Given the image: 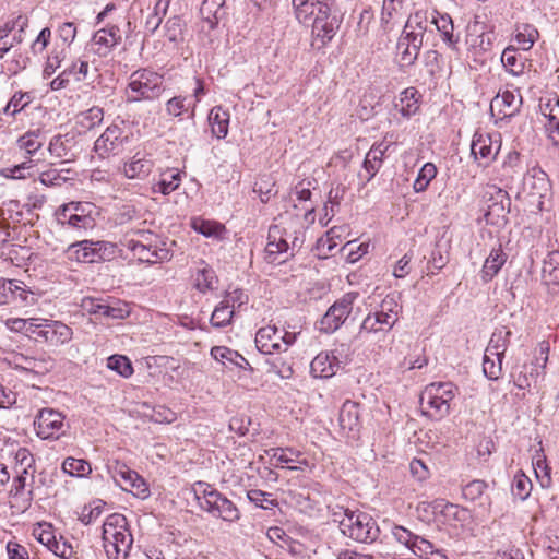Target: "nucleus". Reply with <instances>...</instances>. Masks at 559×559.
I'll return each instance as SVG.
<instances>
[{
  "label": "nucleus",
  "mask_w": 559,
  "mask_h": 559,
  "mask_svg": "<svg viewBox=\"0 0 559 559\" xmlns=\"http://www.w3.org/2000/svg\"><path fill=\"white\" fill-rule=\"evenodd\" d=\"M297 20L311 24L312 35L324 45L333 39L343 22L336 0H293Z\"/></svg>",
  "instance_id": "f257e3e1"
},
{
  "label": "nucleus",
  "mask_w": 559,
  "mask_h": 559,
  "mask_svg": "<svg viewBox=\"0 0 559 559\" xmlns=\"http://www.w3.org/2000/svg\"><path fill=\"white\" fill-rule=\"evenodd\" d=\"M103 544L108 559H127L133 545L127 518L120 513L108 515L103 524Z\"/></svg>",
  "instance_id": "f03ea898"
},
{
  "label": "nucleus",
  "mask_w": 559,
  "mask_h": 559,
  "mask_svg": "<svg viewBox=\"0 0 559 559\" xmlns=\"http://www.w3.org/2000/svg\"><path fill=\"white\" fill-rule=\"evenodd\" d=\"M301 224L296 216L292 219L290 227H281L273 225L269 229L267 243L265 247V260L269 263H282L285 259L280 260V255L292 250H299L304 242V233Z\"/></svg>",
  "instance_id": "7ed1b4c3"
},
{
  "label": "nucleus",
  "mask_w": 559,
  "mask_h": 559,
  "mask_svg": "<svg viewBox=\"0 0 559 559\" xmlns=\"http://www.w3.org/2000/svg\"><path fill=\"white\" fill-rule=\"evenodd\" d=\"M192 492L201 510L227 522H235L239 519L240 513L234 502L212 485L197 481L192 485Z\"/></svg>",
  "instance_id": "20e7f679"
},
{
  "label": "nucleus",
  "mask_w": 559,
  "mask_h": 559,
  "mask_svg": "<svg viewBox=\"0 0 559 559\" xmlns=\"http://www.w3.org/2000/svg\"><path fill=\"white\" fill-rule=\"evenodd\" d=\"M457 388L452 382H432L420 394L423 413L430 418L441 419L450 414V403Z\"/></svg>",
  "instance_id": "39448f33"
},
{
  "label": "nucleus",
  "mask_w": 559,
  "mask_h": 559,
  "mask_svg": "<svg viewBox=\"0 0 559 559\" xmlns=\"http://www.w3.org/2000/svg\"><path fill=\"white\" fill-rule=\"evenodd\" d=\"M164 91L163 75L150 69H139L131 73L126 95L128 102L154 100Z\"/></svg>",
  "instance_id": "423d86ee"
},
{
  "label": "nucleus",
  "mask_w": 559,
  "mask_h": 559,
  "mask_svg": "<svg viewBox=\"0 0 559 559\" xmlns=\"http://www.w3.org/2000/svg\"><path fill=\"white\" fill-rule=\"evenodd\" d=\"M340 522L341 532L359 543H372L380 534V528L373 518L361 511L345 510Z\"/></svg>",
  "instance_id": "0eeeda50"
},
{
  "label": "nucleus",
  "mask_w": 559,
  "mask_h": 559,
  "mask_svg": "<svg viewBox=\"0 0 559 559\" xmlns=\"http://www.w3.org/2000/svg\"><path fill=\"white\" fill-rule=\"evenodd\" d=\"M523 192L533 207L538 211L545 210L552 195L548 175L538 166L530 168L523 178Z\"/></svg>",
  "instance_id": "6e6552de"
},
{
  "label": "nucleus",
  "mask_w": 559,
  "mask_h": 559,
  "mask_svg": "<svg viewBox=\"0 0 559 559\" xmlns=\"http://www.w3.org/2000/svg\"><path fill=\"white\" fill-rule=\"evenodd\" d=\"M359 294L349 292L337 299L325 312L320 322V330L333 333L345 322L350 314Z\"/></svg>",
  "instance_id": "1a4fd4ad"
},
{
  "label": "nucleus",
  "mask_w": 559,
  "mask_h": 559,
  "mask_svg": "<svg viewBox=\"0 0 559 559\" xmlns=\"http://www.w3.org/2000/svg\"><path fill=\"white\" fill-rule=\"evenodd\" d=\"M128 142V130L118 124H111L95 141L94 151L102 158L118 155L124 150Z\"/></svg>",
  "instance_id": "9d476101"
},
{
  "label": "nucleus",
  "mask_w": 559,
  "mask_h": 559,
  "mask_svg": "<svg viewBox=\"0 0 559 559\" xmlns=\"http://www.w3.org/2000/svg\"><path fill=\"white\" fill-rule=\"evenodd\" d=\"M35 427L41 439H59L66 432L64 416L52 408H43L36 416Z\"/></svg>",
  "instance_id": "9b49d317"
},
{
  "label": "nucleus",
  "mask_w": 559,
  "mask_h": 559,
  "mask_svg": "<svg viewBox=\"0 0 559 559\" xmlns=\"http://www.w3.org/2000/svg\"><path fill=\"white\" fill-rule=\"evenodd\" d=\"M501 144L488 133L476 132L471 144V154L480 167H488L497 157Z\"/></svg>",
  "instance_id": "f8f14e48"
},
{
  "label": "nucleus",
  "mask_w": 559,
  "mask_h": 559,
  "mask_svg": "<svg viewBox=\"0 0 559 559\" xmlns=\"http://www.w3.org/2000/svg\"><path fill=\"white\" fill-rule=\"evenodd\" d=\"M522 106V95L516 91L506 90L498 93L497 96L491 100L490 111L499 120L512 118L519 114Z\"/></svg>",
  "instance_id": "ddd939ff"
},
{
  "label": "nucleus",
  "mask_w": 559,
  "mask_h": 559,
  "mask_svg": "<svg viewBox=\"0 0 559 559\" xmlns=\"http://www.w3.org/2000/svg\"><path fill=\"white\" fill-rule=\"evenodd\" d=\"M122 245L130 250L140 262L153 264L170 259V253L167 249H159L151 242L144 243L141 239H126Z\"/></svg>",
  "instance_id": "4468645a"
},
{
  "label": "nucleus",
  "mask_w": 559,
  "mask_h": 559,
  "mask_svg": "<svg viewBox=\"0 0 559 559\" xmlns=\"http://www.w3.org/2000/svg\"><path fill=\"white\" fill-rule=\"evenodd\" d=\"M114 478L124 490L132 492L134 496L145 499L150 495V489L145 480L134 471L126 465L115 468Z\"/></svg>",
  "instance_id": "2eb2a0df"
},
{
  "label": "nucleus",
  "mask_w": 559,
  "mask_h": 559,
  "mask_svg": "<svg viewBox=\"0 0 559 559\" xmlns=\"http://www.w3.org/2000/svg\"><path fill=\"white\" fill-rule=\"evenodd\" d=\"M48 152L61 164L73 162L76 158L74 135L71 133L53 135L49 141Z\"/></svg>",
  "instance_id": "dca6fc26"
},
{
  "label": "nucleus",
  "mask_w": 559,
  "mask_h": 559,
  "mask_svg": "<svg viewBox=\"0 0 559 559\" xmlns=\"http://www.w3.org/2000/svg\"><path fill=\"white\" fill-rule=\"evenodd\" d=\"M122 34L117 25H108L98 29L92 38V49L100 57L107 56L114 47L120 44Z\"/></svg>",
  "instance_id": "f3484780"
},
{
  "label": "nucleus",
  "mask_w": 559,
  "mask_h": 559,
  "mask_svg": "<svg viewBox=\"0 0 559 559\" xmlns=\"http://www.w3.org/2000/svg\"><path fill=\"white\" fill-rule=\"evenodd\" d=\"M338 424L347 437L356 439L361 427L359 404L349 400L344 402L340 411Z\"/></svg>",
  "instance_id": "a211bd4d"
},
{
  "label": "nucleus",
  "mask_w": 559,
  "mask_h": 559,
  "mask_svg": "<svg viewBox=\"0 0 559 559\" xmlns=\"http://www.w3.org/2000/svg\"><path fill=\"white\" fill-rule=\"evenodd\" d=\"M39 333H41V341L55 347L68 344L73 337V330L58 320L48 319L45 329L40 330Z\"/></svg>",
  "instance_id": "6ab92c4d"
},
{
  "label": "nucleus",
  "mask_w": 559,
  "mask_h": 559,
  "mask_svg": "<svg viewBox=\"0 0 559 559\" xmlns=\"http://www.w3.org/2000/svg\"><path fill=\"white\" fill-rule=\"evenodd\" d=\"M540 114L545 118L544 127L552 145L559 148V99L550 98L540 104Z\"/></svg>",
  "instance_id": "aec40b11"
},
{
  "label": "nucleus",
  "mask_w": 559,
  "mask_h": 559,
  "mask_svg": "<svg viewBox=\"0 0 559 559\" xmlns=\"http://www.w3.org/2000/svg\"><path fill=\"white\" fill-rule=\"evenodd\" d=\"M402 306L399 302V297L395 294L386 295L373 314L380 320V329L389 332L399 321V314Z\"/></svg>",
  "instance_id": "412c9836"
},
{
  "label": "nucleus",
  "mask_w": 559,
  "mask_h": 559,
  "mask_svg": "<svg viewBox=\"0 0 559 559\" xmlns=\"http://www.w3.org/2000/svg\"><path fill=\"white\" fill-rule=\"evenodd\" d=\"M431 24L440 33L442 41L452 51H457L460 41L459 35L454 34V24L451 16L447 13H440L437 10L431 12Z\"/></svg>",
  "instance_id": "4be33fe9"
},
{
  "label": "nucleus",
  "mask_w": 559,
  "mask_h": 559,
  "mask_svg": "<svg viewBox=\"0 0 559 559\" xmlns=\"http://www.w3.org/2000/svg\"><path fill=\"white\" fill-rule=\"evenodd\" d=\"M153 168V162L145 153L136 152L130 159L124 160L119 170L128 179H143L147 177Z\"/></svg>",
  "instance_id": "5701e85b"
},
{
  "label": "nucleus",
  "mask_w": 559,
  "mask_h": 559,
  "mask_svg": "<svg viewBox=\"0 0 559 559\" xmlns=\"http://www.w3.org/2000/svg\"><path fill=\"white\" fill-rule=\"evenodd\" d=\"M255 346L264 355L282 353L278 330L275 325L260 328L255 334Z\"/></svg>",
  "instance_id": "b1692460"
},
{
  "label": "nucleus",
  "mask_w": 559,
  "mask_h": 559,
  "mask_svg": "<svg viewBox=\"0 0 559 559\" xmlns=\"http://www.w3.org/2000/svg\"><path fill=\"white\" fill-rule=\"evenodd\" d=\"M340 368V361L333 353L321 352L310 364V372L314 378L328 379L333 377Z\"/></svg>",
  "instance_id": "393cba45"
},
{
  "label": "nucleus",
  "mask_w": 559,
  "mask_h": 559,
  "mask_svg": "<svg viewBox=\"0 0 559 559\" xmlns=\"http://www.w3.org/2000/svg\"><path fill=\"white\" fill-rule=\"evenodd\" d=\"M421 38L418 35H409L402 32L397 41V53L403 66H412L417 60L423 46Z\"/></svg>",
  "instance_id": "a878e982"
},
{
  "label": "nucleus",
  "mask_w": 559,
  "mask_h": 559,
  "mask_svg": "<svg viewBox=\"0 0 559 559\" xmlns=\"http://www.w3.org/2000/svg\"><path fill=\"white\" fill-rule=\"evenodd\" d=\"M508 260V254L502 249V246L499 245L493 247L486 258L483 267L480 270V278L484 283L490 282L495 276L498 275L502 266L506 264Z\"/></svg>",
  "instance_id": "bb28decb"
},
{
  "label": "nucleus",
  "mask_w": 559,
  "mask_h": 559,
  "mask_svg": "<svg viewBox=\"0 0 559 559\" xmlns=\"http://www.w3.org/2000/svg\"><path fill=\"white\" fill-rule=\"evenodd\" d=\"M211 356L228 368L237 367L243 370H252L248 360L238 352L226 347L215 346L211 349Z\"/></svg>",
  "instance_id": "cd10ccee"
},
{
  "label": "nucleus",
  "mask_w": 559,
  "mask_h": 559,
  "mask_svg": "<svg viewBox=\"0 0 559 559\" xmlns=\"http://www.w3.org/2000/svg\"><path fill=\"white\" fill-rule=\"evenodd\" d=\"M104 119V110L98 106H93L87 110L79 112L74 118V128L79 134L86 133L100 126Z\"/></svg>",
  "instance_id": "c85d7f7f"
},
{
  "label": "nucleus",
  "mask_w": 559,
  "mask_h": 559,
  "mask_svg": "<svg viewBox=\"0 0 559 559\" xmlns=\"http://www.w3.org/2000/svg\"><path fill=\"white\" fill-rule=\"evenodd\" d=\"M190 225L194 231L203 235L206 238L223 240L227 236V229L225 225L216 221L204 219L202 217H193Z\"/></svg>",
  "instance_id": "c756f323"
},
{
  "label": "nucleus",
  "mask_w": 559,
  "mask_h": 559,
  "mask_svg": "<svg viewBox=\"0 0 559 559\" xmlns=\"http://www.w3.org/2000/svg\"><path fill=\"white\" fill-rule=\"evenodd\" d=\"M389 146L390 144H385L384 142L376 143L367 153L362 164L364 170L367 173L365 177L366 181H370L381 168L383 156Z\"/></svg>",
  "instance_id": "7c9ffc66"
},
{
  "label": "nucleus",
  "mask_w": 559,
  "mask_h": 559,
  "mask_svg": "<svg viewBox=\"0 0 559 559\" xmlns=\"http://www.w3.org/2000/svg\"><path fill=\"white\" fill-rule=\"evenodd\" d=\"M266 453L271 455L272 459L277 460L280 463H297L298 465L287 466V468L290 471H302L304 467L309 466L307 459H299V456H301V452L293 448H275L266 451Z\"/></svg>",
  "instance_id": "2f4dec72"
},
{
  "label": "nucleus",
  "mask_w": 559,
  "mask_h": 559,
  "mask_svg": "<svg viewBox=\"0 0 559 559\" xmlns=\"http://www.w3.org/2000/svg\"><path fill=\"white\" fill-rule=\"evenodd\" d=\"M164 37L173 48L179 47L185 41V23L178 15L169 17L164 27Z\"/></svg>",
  "instance_id": "473e14b6"
},
{
  "label": "nucleus",
  "mask_w": 559,
  "mask_h": 559,
  "mask_svg": "<svg viewBox=\"0 0 559 559\" xmlns=\"http://www.w3.org/2000/svg\"><path fill=\"white\" fill-rule=\"evenodd\" d=\"M235 299L226 296L214 309L211 317V324L215 328H223L230 324L234 316Z\"/></svg>",
  "instance_id": "72a5a7b5"
},
{
  "label": "nucleus",
  "mask_w": 559,
  "mask_h": 559,
  "mask_svg": "<svg viewBox=\"0 0 559 559\" xmlns=\"http://www.w3.org/2000/svg\"><path fill=\"white\" fill-rule=\"evenodd\" d=\"M429 23L431 24V12L419 10L408 17L403 32L424 39Z\"/></svg>",
  "instance_id": "f704fd0d"
},
{
  "label": "nucleus",
  "mask_w": 559,
  "mask_h": 559,
  "mask_svg": "<svg viewBox=\"0 0 559 559\" xmlns=\"http://www.w3.org/2000/svg\"><path fill=\"white\" fill-rule=\"evenodd\" d=\"M225 0H203L200 7L202 20L209 24V28L213 29L222 19Z\"/></svg>",
  "instance_id": "c9c22d12"
},
{
  "label": "nucleus",
  "mask_w": 559,
  "mask_h": 559,
  "mask_svg": "<svg viewBox=\"0 0 559 559\" xmlns=\"http://www.w3.org/2000/svg\"><path fill=\"white\" fill-rule=\"evenodd\" d=\"M542 278L546 285H559V251L548 252L543 261Z\"/></svg>",
  "instance_id": "e433bc0d"
},
{
  "label": "nucleus",
  "mask_w": 559,
  "mask_h": 559,
  "mask_svg": "<svg viewBox=\"0 0 559 559\" xmlns=\"http://www.w3.org/2000/svg\"><path fill=\"white\" fill-rule=\"evenodd\" d=\"M417 91L414 87L404 90L395 102V108L404 118H411L419 108L416 97Z\"/></svg>",
  "instance_id": "4c0bfd02"
},
{
  "label": "nucleus",
  "mask_w": 559,
  "mask_h": 559,
  "mask_svg": "<svg viewBox=\"0 0 559 559\" xmlns=\"http://www.w3.org/2000/svg\"><path fill=\"white\" fill-rule=\"evenodd\" d=\"M511 332L506 328L496 329L486 347L485 353L493 355L496 358H502L507 350Z\"/></svg>",
  "instance_id": "58836bf2"
},
{
  "label": "nucleus",
  "mask_w": 559,
  "mask_h": 559,
  "mask_svg": "<svg viewBox=\"0 0 559 559\" xmlns=\"http://www.w3.org/2000/svg\"><path fill=\"white\" fill-rule=\"evenodd\" d=\"M501 62L506 70L514 76H519L524 72L525 58L518 52V48L507 47L501 55Z\"/></svg>",
  "instance_id": "ea45409f"
},
{
  "label": "nucleus",
  "mask_w": 559,
  "mask_h": 559,
  "mask_svg": "<svg viewBox=\"0 0 559 559\" xmlns=\"http://www.w3.org/2000/svg\"><path fill=\"white\" fill-rule=\"evenodd\" d=\"M209 122L212 133L217 139H224L228 133L229 112L222 109V107H214L209 114Z\"/></svg>",
  "instance_id": "a19ab883"
},
{
  "label": "nucleus",
  "mask_w": 559,
  "mask_h": 559,
  "mask_svg": "<svg viewBox=\"0 0 559 559\" xmlns=\"http://www.w3.org/2000/svg\"><path fill=\"white\" fill-rule=\"evenodd\" d=\"M538 36V31L532 24L523 23L518 24L515 27L514 39L518 48L523 51L530 50L534 46Z\"/></svg>",
  "instance_id": "79ce46f5"
},
{
  "label": "nucleus",
  "mask_w": 559,
  "mask_h": 559,
  "mask_svg": "<svg viewBox=\"0 0 559 559\" xmlns=\"http://www.w3.org/2000/svg\"><path fill=\"white\" fill-rule=\"evenodd\" d=\"M181 182V171L171 168L160 174V179L154 185L153 190L167 195L175 191Z\"/></svg>",
  "instance_id": "37998d69"
},
{
  "label": "nucleus",
  "mask_w": 559,
  "mask_h": 559,
  "mask_svg": "<svg viewBox=\"0 0 559 559\" xmlns=\"http://www.w3.org/2000/svg\"><path fill=\"white\" fill-rule=\"evenodd\" d=\"M200 264L201 267H199L193 275V285L200 293L205 294L214 289L216 276L214 270L205 264V262L202 261Z\"/></svg>",
  "instance_id": "c03bdc74"
},
{
  "label": "nucleus",
  "mask_w": 559,
  "mask_h": 559,
  "mask_svg": "<svg viewBox=\"0 0 559 559\" xmlns=\"http://www.w3.org/2000/svg\"><path fill=\"white\" fill-rule=\"evenodd\" d=\"M94 241L82 240L69 246L68 252L71 258L84 263H95Z\"/></svg>",
  "instance_id": "a18cd8bd"
},
{
  "label": "nucleus",
  "mask_w": 559,
  "mask_h": 559,
  "mask_svg": "<svg viewBox=\"0 0 559 559\" xmlns=\"http://www.w3.org/2000/svg\"><path fill=\"white\" fill-rule=\"evenodd\" d=\"M28 26V19L25 15H19L15 19L8 21L0 27V45L8 46V51L14 47V41L9 40V36L15 28L20 32H25Z\"/></svg>",
  "instance_id": "49530a36"
},
{
  "label": "nucleus",
  "mask_w": 559,
  "mask_h": 559,
  "mask_svg": "<svg viewBox=\"0 0 559 559\" xmlns=\"http://www.w3.org/2000/svg\"><path fill=\"white\" fill-rule=\"evenodd\" d=\"M17 146L25 151L28 155H34L43 145L44 140L39 130L28 131L17 139Z\"/></svg>",
  "instance_id": "de8ad7c7"
},
{
  "label": "nucleus",
  "mask_w": 559,
  "mask_h": 559,
  "mask_svg": "<svg viewBox=\"0 0 559 559\" xmlns=\"http://www.w3.org/2000/svg\"><path fill=\"white\" fill-rule=\"evenodd\" d=\"M437 176V167L432 163H426L419 169L418 175L413 183L415 192H424L428 188L429 183Z\"/></svg>",
  "instance_id": "09e8293b"
},
{
  "label": "nucleus",
  "mask_w": 559,
  "mask_h": 559,
  "mask_svg": "<svg viewBox=\"0 0 559 559\" xmlns=\"http://www.w3.org/2000/svg\"><path fill=\"white\" fill-rule=\"evenodd\" d=\"M432 510L435 513H441L447 521L461 520L465 513L464 509H461L457 504L448 502L443 499H438L432 502Z\"/></svg>",
  "instance_id": "8fccbe9b"
},
{
  "label": "nucleus",
  "mask_w": 559,
  "mask_h": 559,
  "mask_svg": "<svg viewBox=\"0 0 559 559\" xmlns=\"http://www.w3.org/2000/svg\"><path fill=\"white\" fill-rule=\"evenodd\" d=\"M266 362L270 366L269 371L276 373L281 379H290L294 374L292 359L276 356L267 359Z\"/></svg>",
  "instance_id": "3c124183"
},
{
  "label": "nucleus",
  "mask_w": 559,
  "mask_h": 559,
  "mask_svg": "<svg viewBox=\"0 0 559 559\" xmlns=\"http://www.w3.org/2000/svg\"><path fill=\"white\" fill-rule=\"evenodd\" d=\"M62 469L64 473L76 477L86 476L92 472L88 462L74 457H67L62 463Z\"/></svg>",
  "instance_id": "603ef678"
},
{
  "label": "nucleus",
  "mask_w": 559,
  "mask_h": 559,
  "mask_svg": "<svg viewBox=\"0 0 559 559\" xmlns=\"http://www.w3.org/2000/svg\"><path fill=\"white\" fill-rule=\"evenodd\" d=\"M344 231V227L334 226L326 231V234L319 238L317 241L318 250L324 254L330 253L336 246V239H341Z\"/></svg>",
  "instance_id": "864d4df0"
},
{
  "label": "nucleus",
  "mask_w": 559,
  "mask_h": 559,
  "mask_svg": "<svg viewBox=\"0 0 559 559\" xmlns=\"http://www.w3.org/2000/svg\"><path fill=\"white\" fill-rule=\"evenodd\" d=\"M107 367L123 378H130L133 374V367L130 359L122 355L110 356L107 359Z\"/></svg>",
  "instance_id": "5fc2aeb1"
},
{
  "label": "nucleus",
  "mask_w": 559,
  "mask_h": 559,
  "mask_svg": "<svg viewBox=\"0 0 559 559\" xmlns=\"http://www.w3.org/2000/svg\"><path fill=\"white\" fill-rule=\"evenodd\" d=\"M68 50L64 47L59 48L58 45H56L47 57V62L44 68V76L49 78L51 76L57 69L60 68L62 61L67 57Z\"/></svg>",
  "instance_id": "6e6d98bb"
},
{
  "label": "nucleus",
  "mask_w": 559,
  "mask_h": 559,
  "mask_svg": "<svg viewBox=\"0 0 559 559\" xmlns=\"http://www.w3.org/2000/svg\"><path fill=\"white\" fill-rule=\"evenodd\" d=\"M94 248L95 263L102 261H111L119 253L117 245L109 241H94Z\"/></svg>",
  "instance_id": "4d7b16f0"
},
{
  "label": "nucleus",
  "mask_w": 559,
  "mask_h": 559,
  "mask_svg": "<svg viewBox=\"0 0 559 559\" xmlns=\"http://www.w3.org/2000/svg\"><path fill=\"white\" fill-rule=\"evenodd\" d=\"M38 297L39 294L29 289L24 282L20 281L16 289L13 290L12 302H20L23 306H33L37 302Z\"/></svg>",
  "instance_id": "13d9d810"
},
{
  "label": "nucleus",
  "mask_w": 559,
  "mask_h": 559,
  "mask_svg": "<svg viewBox=\"0 0 559 559\" xmlns=\"http://www.w3.org/2000/svg\"><path fill=\"white\" fill-rule=\"evenodd\" d=\"M483 371L489 380H498L502 373V358L485 353Z\"/></svg>",
  "instance_id": "bf43d9fd"
},
{
  "label": "nucleus",
  "mask_w": 559,
  "mask_h": 559,
  "mask_svg": "<svg viewBox=\"0 0 559 559\" xmlns=\"http://www.w3.org/2000/svg\"><path fill=\"white\" fill-rule=\"evenodd\" d=\"M33 535L47 549L57 540L51 524L47 523L38 524V526L33 530Z\"/></svg>",
  "instance_id": "052dcab7"
},
{
  "label": "nucleus",
  "mask_w": 559,
  "mask_h": 559,
  "mask_svg": "<svg viewBox=\"0 0 559 559\" xmlns=\"http://www.w3.org/2000/svg\"><path fill=\"white\" fill-rule=\"evenodd\" d=\"M29 102H31V97L27 93L17 92L11 97V99L4 107L3 111L5 115H10V116L14 117Z\"/></svg>",
  "instance_id": "680f3d73"
},
{
  "label": "nucleus",
  "mask_w": 559,
  "mask_h": 559,
  "mask_svg": "<svg viewBox=\"0 0 559 559\" xmlns=\"http://www.w3.org/2000/svg\"><path fill=\"white\" fill-rule=\"evenodd\" d=\"M66 74L72 76L76 82H82L91 78L90 64L87 61L78 60L66 68Z\"/></svg>",
  "instance_id": "e2e57ef3"
},
{
  "label": "nucleus",
  "mask_w": 559,
  "mask_h": 559,
  "mask_svg": "<svg viewBox=\"0 0 559 559\" xmlns=\"http://www.w3.org/2000/svg\"><path fill=\"white\" fill-rule=\"evenodd\" d=\"M247 497L257 507H260L265 510L271 509L272 507H274L276 504L275 500L271 498L272 497L271 493L259 490V489L249 490L247 492Z\"/></svg>",
  "instance_id": "0e129e2a"
},
{
  "label": "nucleus",
  "mask_w": 559,
  "mask_h": 559,
  "mask_svg": "<svg viewBox=\"0 0 559 559\" xmlns=\"http://www.w3.org/2000/svg\"><path fill=\"white\" fill-rule=\"evenodd\" d=\"M531 489L532 483L525 475L515 476L512 492L516 498L525 500L530 496Z\"/></svg>",
  "instance_id": "69168bd1"
},
{
  "label": "nucleus",
  "mask_w": 559,
  "mask_h": 559,
  "mask_svg": "<svg viewBox=\"0 0 559 559\" xmlns=\"http://www.w3.org/2000/svg\"><path fill=\"white\" fill-rule=\"evenodd\" d=\"M487 485L484 480L475 479L463 488V496L468 500H476L485 492Z\"/></svg>",
  "instance_id": "338daca9"
},
{
  "label": "nucleus",
  "mask_w": 559,
  "mask_h": 559,
  "mask_svg": "<svg viewBox=\"0 0 559 559\" xmlns=\"http://www.w3.org/2000/svg\"><path fill=\"white\" fill-rule=\"evenodd\" d=\"M76 36V27L71 22L62 23L58 28V38L62 41L66 49L73 43Z\"/></svg>",
  "instance_id": "774afa93"
}]
</instances>
